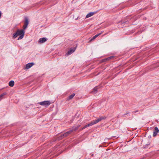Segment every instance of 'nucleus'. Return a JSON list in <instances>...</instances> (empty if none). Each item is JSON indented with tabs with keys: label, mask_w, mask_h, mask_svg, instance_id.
Returning <instances> with one entry per match:
<instances>
[{
	"label": "nucleus",
	"mask_w": 159,
	"mask_h": 159,
	"mask_svg": "<svg viewBox=\"0 0 159 159\" xmlns=\"http://www.w3.org/2000/svg\"><path fill=\"white\" fill-rule=\"evenodd\" d=\"M106 118V117H105L101 116L95 120H93V121H91L90 123L85 125L84 127L82 128V130H83L86 128H87L90 126H91L94 124H96L101 121L102 120L105 119Z\"/></svg>",
	"instance_id": "obj_1"
},
{
	"label": "nucleus",
	"mask_w": 159,
	"mask_h": 159,
	"mask_svg": "<svg viewBox=\"0 0 159 159\" xmlns=\"http://www.w3.org/2000/svg\"><path fill=\"white\" fill-rule=\"evenodd\" d=\"M25 34V31L24 30H18L16 33L13 34V37L14 38H16L18 36H20L17 39L20 40L22 39L24 37Z\"/></svg>",
	"instance_id": "obj_2"
},
{
	"label": "nucleus",
	"mask_w": 159,
	"mask_h": 159,
	"mask_svg": "<svg viewBox=\"0 0 159 159\" xmlns=\"http://www.w3.org/2000/svg\"><path fill=\"white\" fill-rule=\"evenodd\" d=\"M72 132H73V131L72 130V129H70V130L67 131L64 134H63L61 135V136L60 137V139H61L64 137H66L68 135L70 134Z\"/></svg>",
	"instance_id": "obj_3"
},
{
	"label": "nucleus",
	"mask_w": 159,
	"mask_h": 159,
	"mask_svg": "<svg viewBox=\"0 0 159 159\" xmlns=\"http://www.w3.org/2000/svg\"><path fill=\"white\" fill-rule=\"evenodd\" d=\"M39 103L42 106H49L51 104V102L49 101H45L43 102H39Z\"/></svg>",
	"instance_id": "obj_4"
},
{
	"label": "nucleus",
	"mask_w": 159,
	"mask_h": 159,
	"mask_svg": "<svg viewBox=\"0 0 159 159\" xmlns=\"http://www.w3.org/2000/svg\"><path fill=\"white\" fill-rule=\"evenodd\" d=\"M29 24V21L27 17L25 18V21L24 22V25L23 26V30H25Z\"/></svg>",
	"instance_id": "obj_5"
},
{
	"label": "nucleus",
	"mask_w": 159,
	"mask_h": 159,
	"mask_svg": "<svg viewBox=\"0 0 159 159\" xmlns=\"http://www.w3.org/2000/svg\"><path fill=\"white\" fill-rule=\"evenodd\" d=\"M159 130L157 127H155L154 128V130L153 132V137H155L157 135V133L159 132Z\"/></svg>",
	"instance_id": "obj_6"
},
{
	"label": "nucleus",
	"mask_w": 159,
	"mask_h": 159,
	"mask_svg": "<svg viewBox=\"0 0 159 159\" xmlns=\"http://www.w3.org/2000/svg\"><path fill=\"white\" fill-rule=\"evenodd\" d=\"M47 41V39L45 38H40L38 41V43H43Z\"/></svg>",
	"instance_id": "obj_7"
},
{
	"label": "nucleus",
	"mask_w": 159,
	"mask_h": 159,
	"mask_svg": "<svg viewBox=\"0 0 159 159\" xmlns=\"http://www.w3.org/2000/svg\"><path fill=\"white\" fill-rule=\"evenodd\" d=\"M34 65V63L33 62L27 64L26 65L25 68L26 69H29L31 67Z\"/></svg>",
	"instance_id": "obj_8"
},
{
	"label": "nucleus",
	"mask_w": 159,
	"mask_h": 159,
	"mask_svg": "<svg viewBox=\"0 0 159 159\" xmlns=\"http://www.w3.org/2000/svg\"><path fill=\"white\" fill-rule=\"evenodd\" d=\"M102 32H101V33H99L98 34H97L96 35L94 36L90 40V41H92L94 40L96 38H97L98 36L101 35Z\"/></svg>",
	"instance_id": "obj_9"
},
{
	"label": "nucleus",
	"mask_w": 159,
	"mask_h": 159,
	"mask_svg": "<svg viewBox=\"0 0 159 159\" xmlns=\"http://www.w3.org/2000/svg\"><path fill=\"white\" fill-rule=\"evenodd\" d=\"M75 49H71L68 51L66 54L67 55H70L73 53L75 51Z\"/></svg>",
	"instance_id": "obj_10"
},
{
	"label": "nucleus",
	"mask_w": 159,
	"mask_h": 159,
	"mask_svg": "<svg viewBox=\"0 0 159 159\" xmlns=\"http://www.w3.org/2000/svg\"><path fill=\"white\" fill-rule=\"evenodd\" d=\"M113 57H114V56H113L110 57H107L106 59H102V62H104L106 61H107L109 60H110L112 59Z\"/></svg>",
	"instance_id": "obj_11"
},
{
	"label": "nucleus",
	"mask_w": 159,
	"mask_h": 159,
	"mask_svg": "<svg viewBox=\"0 0 159 159\" xmlns=\"http://www.w3.org/2000/svg\"><path fill=\"white\" fill-rule=\"evenodd\" d=\"M95 13L94 12H91L88 13L86 16V18H88L93 16Z\"/></svg>",
	"instance_id": "obj_12"
},
{
	"label": "nucleus",
	"mask_w": 159,
	"mask_h": 159,
	"mask_svg": "<svg viewBox=\"0 0 159 159\" xmlns=\"http://www.w3.org/2000/svg\"><path fill=\"white\" fill-rule=\"evenodd\" d=\"M75 95V93H72L71 95L69 96L67 98V100H69L72 99Z\"/></svg>",
	"instance_id": "obj_13"
},
{
	"label": "nucleus",
	"mask_w": 159,
	"mask_h": 159,
	"mask_svg": "<svg viewBox=\"0 0 159 159\" xmlns=\"http://www.w3.org/2000/svg\"><path fill=\"white\" fill-rule=\"evenodd\" d=\"M98 88L97 87H94L93 89V90L91 92L93 93L94 94L98 92Z\"/></svg>",
	"instance_id": "obj_14"
},
{
	"label": "nucleus",
	"mask_w": 159,
	"mask_h": 159,
	"mask_svg": "<svg viewBox=\"0 0 159 159\" xmlns=\"http://www.w3.org/2000/svg\"><path fill=\"white\" fill-rule=\"evenodd\" d=\"M80 125H78L76 127H73L72 129H71L72 130L73 132L74 131H75L76 130H77L78 129V128L80 127Z\"/></svg>",
	"instance_id": "obj_15"
},
{
	"label": "nucleus",
	"mask_w": 159,
	"mask_h": 159,
	"mask_svg": "<svg viewBox=\"0 0 159 159\" xmlns=\"http://www.w3.org/2000/svg\"><path fill=\"white\" fill-rule=\"evenodd\" d=\"M14 84V81L11 80L9 83V85L11 87H13Z\"/></svg>",
	"instance_id": "obj_16"
},
{
	"label": "nucleus",
	"mask_w": 159,
	"mask_h": 159,
	"mask_svg": "<svg viewBox=\"0 0 159 159\" xmlns=\"http://www.w3.org/2000/svg\"><path fill=\"white\" fill-rule=\"evenodd\" d=\"M6 93H4L0 95V100L2 99V98L4 96L6 95Z\"/></svg>",
	"instance_id": "obj_17"
},
{
	"label": "nucleus",
	"mask_w": 159,
	"mask_h": 159,
	"mask_svg": "<svg viewBox=\"0 0 159 159\" xmlns=\"http://www.w3.org/2000/svg\"><path fill=\"white\" fill-rule=\"evenodd\" d=\"M129 111H126V113L122 115L123 117H125V115L129 114Z\"/></svg>",
	"instance_id": "obj_18"
},
{
	"label": "nucleus",
	"mask_w": 159,
	"mask_h": 159,
	"mask_svg": "<svg viewBox=\"0 0 159 159\" xmlns=\"http://www.w3.org/2000/svg\"><path fill=\"white\" fill-rule=\"evenodd\" d=\"M138 111V110H137V111H133V112H134V113H136V112H137Z\"/></svg>",
	"instance_id": "obj_19"
},
{
	"label": "nucleus",
	"mask_w": 159,
	"mask_h": 159,
	"mask_svg": "<svg viewBox=\"0 0 159 159\" xmlns=\"http://www.w3.org/2000/svg\"><path fill=\"white\" fill-rule=\"evenodd\" d=\"M1 12H0V17H1Z\"/></svg>",
	"instance_id": "obj_20"
}]
</instances>
